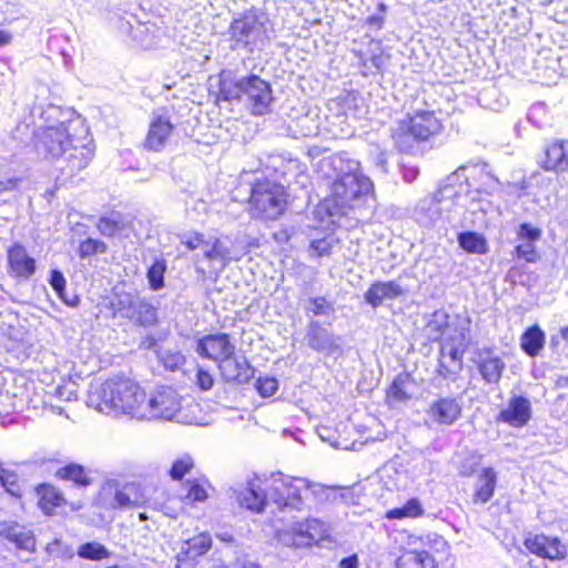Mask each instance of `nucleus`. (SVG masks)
Wrapping results in <instances>:
<instances>
[{
	"label": "nucleus",
	"mask_w": 568,
	"mask_h": 568,
	"mask_svg": "<svg viewBox=\"0 0 568 568\" xmlns=\"http://www.w3.org/2000/svg\"><path fill=\"white\" fill-rule=\"evenodd\" d=\"M320 169L331 183L327 199L331 215L362 211L373 197V182L362 173L357 161L335 154L323 159Z\"/></svg>",
	"instance_id": "f257e3e1"
},
{
	"label": "nucleus",
	"mask_w": 568,
	"mask_h": 568,
	"mask_svg": "<svg viewBox=\"0 0 568 568\" xmlns=\"http://www.w3.org/2000/svg\"><path fill=\"white\" fill-rule=\"evenodd\" d=\"M144 402L145 392L136 383L126 378H111L92 385L87 403L106 415L128 414L139 419V410Z\"/></svg>",
	"instance_id": "f03ea898"
},
{
	"label": "nucleus",
	"mask_w": 568,
	"mask_h": 568,
	"mask_svg": "<svg viewBox=\"0 0 568 568\" xmlns=\"http://www.w3.org/2000/svg\"><path fill=\"white\" fill-rule=\"evenodd\" d=\"M220 97L230 102L243 101L255 115L266 114L273 101L270 83L255 74L237 78L222 73Z\"/></svg>",
	"instance_id": "7ed1b4c3"
},
{
	"label": "nucleus",
	"mask_w": 568,
	"mask_h": 568,
	"mask_svg": "<svg viewBox=\"0 0 568 568\" xmlns=\"http://www.w3.org/2000/svg\"><path fill=\"white\" fill-rule=\"evenodd\" d=\"M442 123L434 112L419 111L400 120L392 129V138L403 152L413 151L416 143L439 133Z\"/></svg>",
	"instance_id": "20e7f679"
},
{
	"label": "nucleus",
	"mask_w": 568,
	"mask_h": 568,
	"mask_svg": "<svg viewBox=\"0 0 568 568\" xmlns=\"http://www.w3.org/2000/svg\"><path fill=\"white\" fill-rule=\"evenodd\" d=\"M229 33L231 49L248 53L261 51L270 40L265 19L253 11L234 19Z\"/></svg>",
	"instance_id": "39448f33"
},
{
	"label": "nucleus",
	"mask_w": 568,
	"mask_h": 568,
	"mask_svg": "<svg viewBox=\"0 0 568 568\" xmlns=\"http://www.w3.org/2000/svg\"><path fill=\"white\" fill-rule=\"evenodd\" d=\"M286 196L283 185L268 179L256 180L251 186V214L264 220H276L284 212Z\"/></svg>",
	"instance_id": "423d86ee"
},
{
	"label": "nucleus",
	"mask_w": 568,
	"mask_h": 568,
	"mask_svg": "<svg viewBox=\"0 0 568 568\" xmlns=\"http://www.w3.org/2000/svg\"><path fill=\"white\" fill-rule=\"evenodd\" d=\"M79 129L81 128L78 121L62 122L43 129L36 144L38 153L50 159H61L72 142H75Z\"/></svg>",
	"instance_id": "0eeeda50"
},
{
	"label": "nucleus",
	"mask_w": 568,
	"mask_h": 568,
	"mask_svg": "<svg viewBox=\"0 0 568 568\" xmlns=\"http://www.w3.org/2000/svg\"><path fill=\"white\" fill-rule=\"evenodd\" d=\"M327 525L316 518L297 521L276 531L278 542L286 547H310L327 537Z\"/></svg>",
	"instance_id": "6e6552de"
},
{
	"label": "nucleus",
	"mask_w": 568,
	"mask_h": 568,
	"mask_svg": "<svg viewBox=\"0 0 568 568\" xmlns=\"http://www.w3.org/2000/svg\"><path fill=\"white\" fill-rule=\"evenodd\" d=\"M306 479L301 477H287L282 474L272 477V483L267 487L270 501L280 509L293 508L301 509L304 503V488Z\"/></svg>",
	"instance_id": "1a4fd4ad"
},
{
	"label": "nucleus",
	"mask_w": 568,
	"mask_h": 568,
	"mask_svg": "<svg viewBox=\"0 0 568 568\" xmlns=\"http://www.w3.org/2000/svg\"><path fill=\"white\" fill-rule=\"evenodd\" d=\"M181 409L178 393L172 387L155 389L143 403L139 410V419L165 418L172 419Z\"/></svg>",
	"instance_id": "9d476101"
},
{
	"label": "nucleus",
	"mask_w": 568,
	"mask_h": 568,
	"mask_svg": "<svg viewBox=\"0 0 568 568\" xmlns=\"http://www.w3.org/2000/svg\"><path fill=\"white\" fill-rule=\"evenodd\" d=\"M94 154L93 148L87 136L75 138V142L69 146V150L61 156L60 170L67 178L85 169L91 162Z\"/></svg>",
	"instance_id": "9b49d317"
},
{
	"label": "nucleus",
	"mask_w": 568,
	"mask_h": 568,
	"mask_svg": "<svg viewBox=\"0 0 568 568\" xmlns=\"http://www.w3.org/2000/svg\"><path fill=\"white\" fill-rule=\"evenodd\" d=\"M457 195L456 190L452 185L442 186L433 196H426L419 201L415 209V215L419 223L424 225H433L442 217V207L445 201L450 200Z\"/></svg>",
	"instance_id": "f8f14e48"
},
{
	"label": "nucleus",
	"mask_w": 568,
	"mask_h": 568,
	"mask_svg": "<svg viewBox=\"0 0 568 568\" xmlns=\"http://www.w3.org/2000/svg\"><path fill=\"white\" fill-rule=\"evenodd\" d=\"M525 547L534 555L549 560H562L567 557V546L558 537L544 534L526 538Z\"/></svg>",
	"instance_id": "ddd939ff"
},
{
	"label": "nucleus",
	"mask_w": 568,
	"mask_h": 568,
	"mask_svg": "<svg viewBox=\"0 0 568 568\" xmlns=\"http://www.w3.org/2000/svg\"><path fill=\"white\" fill-rule=\"evenodd\" d=\"M196 352L202 357L220 363L227 356L234 355L235 345L227 334H211L199 339Z\"/></svg>",
	"instance_id": "4468645a"
},
{
	"label": "nucleus",
	"mask_w": 568,
	"mask_h": 568,
	"mask_svg": "<svg viewBox=\"0 0 568 568\" xmlns=\"http://www.w3.org/2000/svg\"><path fill=\"white\" fill-rule=\"evenodd\" d=\"M211 548V537L207 534H199L181 542L175 556L176 568H193L199 557Z\"/></svg>",
	"instance_id": "2eb2a0df"
},
{
	"label": "nucleus",
	"mask_w": 568,
	"mask_h": 568,
	"mask_svg": "<svg viewBox=\"0 0 568 568\" xmlns=\"http://www.w3.org/2000/svg\"><path fill=\"white\" fill-rule=\"evenodd\" d=\"M432 424L450 426L462 415V404L454 397H440L434 400L426 410Z\"/></svg>",
	"instance_id": "dca6fc26"
},
{
	"label": "nucleus",
	"mask_w": 568,
	"mask_h": 568,
	"mask_svg": "<svg viewBox=\"0 0 568 568\" xmlns=\"http://www.w3.org/2000/svg\"><path fill=\"white\" fill-rule=\"evenodd\" d=\"M530 418V400L523 396H514L509 399L507 406L499 412L496 419L511 427L520 428L527 425Z\"/></svg>",
	"instance_id": "f3484780"
},
{
	"label": "nucleus",
	"mask_w": 568,
	"mask_h": 568,
	"mask_svg": "<svg viewBox=\"0 0 568 568\" xmlns=\"http://www.w3.org/2000/svg\"><path fill=\"white\" fill-rule=\"evenodd\" d=\"M305 339L308 347L325 355H334L341 351V338L334 336L318 322L308 325Z\"/></svg>",
	"instance_id": "a211bd4d"
},
{
	"label": "nucleus",
	"mask_w": 568,
	"mask_h": 568,
	"mask_svg": "<svg viewBox=\"0 0 568 568\" xmlns=\"http://www.w3.org/2000/svg\"><path fill=\"white\" fill-rule=\"evenodd\" d=\"M174 124L168 116L156 115L150 122L144 145L150 151H161L172 136Z\"/></svg>",
	"instance_id": "6ab92c4d"
},
{
	"label": "nucleus",
	"mask_w": 568,
	"mask_h": 568,
	"mask_svg": "<svg viewBox=\"0 0 568 568\" xmlns=\"http://www.w3.org/2000/svg\"><path fill=\"white\" fill-rule=\"evenodd\" d=\"M149 503L145 489L135 483H129L114 491L113 508L132 509L143 508Z\"/></svg>",
	"instance_id": "aec40b11"
},
{
	"label": "nucleus",
	"mask_w": 568,
	"mask_h": 568,
	"mask_svg": "<svg viewBox=\"0 0 568 568\" xmlns=\"http://www.w3.org/2000/svg\"><path fill=\"white\" fill-rule=\"evenodd\" d=\"M9 272L18 278L29 280L36 272V261L27 253L21 244H16L8 251Z\"/></svg>",
	"instance_id": "412c9836"
},
{
	"label": "nucleus",
	"mask_w": 568,
	"mask_h": 568,
	"mask_svg": "<svg viewBox=\"0 0 568 568\" xmlns=\"http://www.w3.org/2000/svg\"><path fill=\"white\" fill-rule=\"evenodd\" d=\"M219 369L226 382L243 384L253 377V368L244 357L230 355L219 363Z\"/></svg>",
	"instance_id": "4be33fe9"
},
{
	"label": "nucleus",
	"mask_w": 568,
	"mask_h": 568,
	"mask_svg": "<svg viewBox=\"0 0 568 568\" xmlns=\"http://www.w3.org/2000/svg\"><path fill=\"white\" fill-rule=\"evenodd\" d=\"M405 294V288L397 281L375 282L365 293V301L372 307H378L386 300H395Z\"/></svg>",
	"instance_id": "5701e85b"
},
{
	"label": "nucleus",
	"mask_w": 568,
	"mask_h": 568,
	"mask_svg": "<svg viewBox=\"0 0 568 568\" xmlns=\"http://www.w3.org/2000/svg\"><path fill=\"white\" fill-rule=\"evenodd\" d=\"M233 496L240 506L254 513H262L266 504L270 503L267 489L262 491L254 483H248L247 486L240 489H233Z\"/></svg>",
	"instance_id": "b1692460"
},
{
	"label": "nucleus",
	"mask_w": 568,
	"mask_h": 568,
	"mask_svg": "<svg viewBox=\"0 0 568 568\" xmlns=\"http://www.w3.org/2000/svg\"><path fill=\"white\" fill-rule=\"evenodd\" d=\"M478 371L488 384H497L505 371L504 361L490 349H483L478 355Z\"/></svg>",
	"instance_id": "393cba45"
},
{
	"label": "nucleus",
	"mask_w": 568,
	"mask_h": 568,
	"mask_svg": "<svg viewBox=\"0 0 568 568\" xmlns=\"http://www.w3.org/2000/svg\"><path fill=\"white\" fill-rule=\"evenodd\" d=\"M0 535L12 542L18 549L32 551L36 546L33 534L17 523H1Z\"/></svg>",
	"instance_id": "a878e982"
},
{
	"label": "nucleus",
	"mask_w": 568,
	"mask_h": 568,
	"mask_svg": "<svg viewBox=\"0 0 568 568\" xmlns=\"http://www.w3.org/2000/svg\"><path fill=\"white\" fill-rule=\"evenodd\" d=\"M497 473L491 467H485L479 473L474 488L473 503L486 504L495 494Z\"/></svg>",
	"instance_id": "bb28decb"
},
{
	"label": "nucleus",
	"mask_w": 568,
	"mask_h": 568,
	"mask_svg": "<svg viewBox=\"0 0 568 568\" xmlns=\"http://www.w3.org/2000/svg\"><path fill=\"white\" fill-rule=\"evenodd\" d=\"M542 166L548 171H568V141H556L549 145Z\"/></svg>",
	"instance_id": "cd10ccee"
},
{
	"label": "nucleus",
	"mask_w": 568,
	"mask_h": 568,
	"mask_svg": "<svg viewBox=\"0 0 568 568\" xmlns=\"http://www.w3.org/2000/svg\"><path fill=\"white\" fill-rule=\"evenodd\" d=\"M203 256L209 261H219L222 266H226L232 261L230 247L219 237H210L205 241Z\"/></svg>",
	"instance_id": "c85d7f7f"
},
{
	"label": "nucleus",
	"mask_w": 568,
	"mask_h": 568,
	"mask_svg": "<svg viewBox=\"0 0 568 568\" xmlns=\"http://www.w3.org/2000/svg\"><path fill=\"white\" fill-rule=\"evenodd\" d=\"M545 345V333L535 325L528 328L521 336L520 346L531 357L539 354Z\"/></svg>",
	"instance_id": "c756f323"
},
{
	"label": "nucleus",
	"mask_w": 568,
	"mask_h": 568,
	"mask_svg": "<svg viewBox=\"0 0 568 568\" xmlns=\"http://www.w3.org/2000/svg\"><path fill=\"white\" fill-rule=\"evenodd\" d=\"M467 347L466 336L462 332L454 338L452 342H445L440 348V357H445V359H452V363H458L459 368L463 367V354Z\"/></svg>",
	"instance_id": "7c9ffc66"
},
{
	"label": "nucleus",
	"mask_w": 568,
	"mask_h": 568,
	"mask_svg": "<svg viewBox=\"0 0 568 568\" xmlns=\"http://www.w3.org/2000/svg\"><path fill=\"white\" fill-rule=\"evenodd\" d=\"M396 568H435V561L426 551H407L397 559Z\"/></svg>",
	"instance_id": "2f4dec72"
},
{
	"label": "nucleus",
	"mask_w": 568,
	"mask_h": 568,
	"mask_svg": "<svg viewBox=\"0 0 568 568\" xmlns=\"http://www.w3.org/2000/svg\"><path fill=\"white\" fill-rule=\"evenodd\" d=\"M459 246L471 254H485L488 251L486 239L476 232H460L457 236Z\"/></svg>",
	"instance_id": "473e14b6"
},
{
	"label": "nucleus",
	"mask_w": 568,
	"mask_h": 568,
	"mask_svg": "<svg viewBox=\"0 0 568 568\" xmlns=\"http://www.w3.org/2000/svg\"><path fill=\"white\" fill-rule=\"evenodd\" d=\"M57 476L63 480L73 481L77 486L87 487L91 484L85 469L78 464H70L61 467L57 471Z\"/></svg>",
	"instance_id": "72a5a7b5"
},
{
	"label": "nucleus",
	"mask_w": 568,
	"mask_h": 568,
	"mask_svg": "<svg viewBox=\"0 0 568 568\" xmlns=\"http://www.w3.org/2000/svg\"><path fill=\"white\" fill-rule=\"evenodd\" d=\"M139 301L140 297L132 293H118L111 305L115 314L130 320Z\"/></svg>",
	"instance_id": "f704fd0d"
},
{
	"label": "nucleus",
	"mask_w": 568,
	"mask_h": 568,
	"mask_svg": "<svg viewBox=\"0 0 568 568\" xmlns=\"http://www.w3.org/2000/svg\"><path fill=\"white\" fill-rule=\"evenodd\" d=\"M130 320L142 326L153 325L158 321L156 310L150 303L140 298Z\"/></svg>",
	"instance_id": "c9c22d12"
},
{
	"label": "nucleus",
	"mask_w": 568,
	"mask_h": 568,
	"mask_svg": "<svg viewBox=\"0 0 568 568\" xmlns=\"http://www.w3.org/2000/svg\"><path fill=\"white\" fill-rule=\"evenodd\" d=\"M448 326V316L444 312H436L428 321L425 333L428 339L438 341L445 333Z\"/></svg>",
	"instance_id": "e433bc0d"
},
{
	"label": "nucleus",
	"mask_w": 568,
	"mask_h": 568,
	"mask_svg": "<svg viewBox=\"0 0 568 568\" xmlns=\"http://www.w3.org/2000/svg\"><path fill=\"white\" fill-rule=\"evenodd\" d=\"M78 556L88 560H101L109 558L111 552L102 544L92 541L85 542L78 548Z\"/></svg>",
	"instance_id": "4c0bfd02"
},
{
	"label": "nucleus",
	"mask_w": 568,
	"mask_h": 568,
	"mask_svg": "<svg viewBox=\"0 0 568 568\" xmlns=\"http://www.w3.org/2000/svg\"><path fill=\"white\" fill-rule=\"evenodd\" d=\"M125 226L122 216L119 213H113L110 216L100 217L97 227L104 236H113L116 232L123 230Z\"/></svg>",
	"instance_id": "58836bf2"
},
{
	"label": "nucleus",
	"mask_w": 568,
	"mask_h": 568,
	"mask_svg": "<svg viewBox=\"0 0 568 568\" xmlns=\"http://www.w3.org/2000/svg\"><path fill=\"white\" fill-rule=\"evenodd\" d=\"M306 486L304 488V500L310 497L318 504L325 503L329 500L331 495L333 494V489L328 488L318 483H311L306 479Z\"/></svg>",
	"instance_id": "ea45409f"
},
{
	"label": "nucleus",
	"mask_w": 568,
	"mask_h": 568,
	"mask_svg": "<svg viewBox=\"0 0 568 568\" xmlns=\"http://www.w3.org/2000/svg\"><path fill=\"white\" fill-rule=\"evenodd\" d=\"M420 503L413 498L408 500L402 508H395L387 513L388 519H402L404 517L415 518L422 514Z\"/></svg>",
	"instance_id": "a19ab883"
},
{
	"label": "nucleus",
	"mask_w": 568,
	"mask_h": 568,
	"mask_svg": "<svg viewBox=\"0 0 568 568\" xmlns=\"http://www.w3.org/2000/svg\"><path fill=\"white\" fill-rule=\"evenodd\" d=\"M166 263L164 260H156L148 270V280L152 290L158 291L164 285V273Z\"/></svg>",
	"instance_id": "79ce46f5"
},
{
	"label": "nucleus",
	"mask_w": 568,
	"mask_h": 568,
	"mask_svg": "<svg viewBox=\"0 0 568 568\" xmlns=\"http://www.w3.org/2000/svg\"><path fill=\"white\" fill-rule=\"evenodd\" d=\"M106 251V244L102 241L94 240V239H87L80 244V255L82 257L84 256H91L97 253H104Z\"/></svg>",
	"instance_id": "37998d69"
},
{
	"label": "nucleus",
	"mask_w": 568,
	"mask_h": 568,
	"mask_svg": "<svg viewBox=\"0 0 568 568\" xmlns=\"http://www.w3.org/2000/svg\"><path fill=\"white\" fill-rule=\"evenodd\" d=\"M334 243L335 240L332 236L312 240L310 248L316 256H327L331 254Z\"/></svg>",
	"instance_id": "c03bdc74"
},
{
	"label": "nucleus",
	"mask_w": 568,
	"mask_h": 568,
	"mask_svg": "<svg viewBox=\"0 0 568 568\" xmlns=\"http://www.w3.org/2000/svg\"><path fill=\"white\" fill-rule=\"evenodd\" d=\"M516 246V254L519 258L526 262H535L538 257L536 252V242L530 241H518Z\"/></svg>",
	"instance_id": "a18cd8bd"
},
{
	"label": "nucleus",
	"mask_w": 568,
	"mask_h": 568,
	"mask_svg": "<svg viewBox=\"0 0 568 568\" xmlns=\"http://www.w3.org/2000/svg\"><path fill=\"white\" fill-rule=\"evenodd\" d=\"M193 467V460L190 456H184L181 459L174 462L171 467L170 475L173 479L179 480L185 474H187Z\"/></svg>",
	"instance_id": "49530a36"
},
{
	"label": "nucleus",
	"mask_w": 568,
	"mask_h": 568,
	"mask_svg": "<svg viewBox=\"0 0 568 568\" xmlns=\"http://www.w3.org/2000/svg\"><path fill=\"white\" fill-rule=\"evenodd\" d=\"M180 241L187 250L194 251L196 248L203 250L206 240L202 233L193 232L181 234Z\"/></svg>",
	"instance_id": "de8ad7c7"
},
{
	"label": "nucleus",
	"mask_w": 568,
	"mask_h": 568,
	"mask_svg": "<svg viewBox=\"0 0 568 568\" xmlns=\"http://www.w3.org/2000/svg\"><path fill=\"white\" fill-rule=\"evenodd\" d=\"M255 387L263 397H270L277 390L278 383L274 377H260Z\"/></svg>",
	"instance_id": "09e8293b"
},
{
	"label": "nucleus",
	"mask_w": 568,
	"mask_h": 568,
	"mask_svg": "<svg viewBox=\"0 0 568 568\" xmlns=\"http://www.w3.org/2000/svg\"><path fill=\"white\" fill-rule=\"evenodd\" d=\"M541 236V230L530 223H523L517 232L518 241L537 242Z\"/></svg>",
	"instance_id": "8fccbe9b"
},
{
	"label": "nucleus",
	"mask_w": 568,
	"mask_h": 568,
	"mask_svg": "<svg viewBox=\"0 0 568 568\" xmlns=\"http://www.w3.org/2000/svg\"><path fill=\"white\" fill-rule=\"evenodd\" d=\"M307 310L314 315H328L333 306L325 297H314L310 300Z\"/></svg>",
	"instance_id": "3c124183"
},
{
	"label": "nucleus",
	"mask_w": 568,
	"mask_h": 568,
	"mask_svg": "<svg viewBox=\"0 0 568 568\" xmlns=\"http://www.w3.org/2000/svg\"><path fill=\"white\" fill-rule=\"evenodd\" d=\"M458 363H452V365H448V362L445 359V357H440L439 365H438V374L444 377L445 379H455L456 375L460 372Z\"/></svg>",
	"instance_id": "603ef678"
},
{
	"label": "nucleus",
	"mask_w": 568,
	"mask_h": 568,
	"mask_svg": "<svg viewBox=\"0 0 568 568\" xmlns=\"http://www.w3.org/2000/svg\"><path fill=\"white\" fill-rule=\"evenodd\" d=\"M185 500L193 503H202L207 499V493L204 487L201 485L193 483L191 484L187 494L185 495Z\"/></svg>",
	"instance_id": "864d4df0"
},
{
	"label": "nucleus",
	"mask_w": 568,
	"mask_h": 568,
	"mask_svg": "<svg viewBox=\"0 0 568 568\" xmlns=\"http://www.w3.org/2000/svg\"><path fill=\"white\" fill-rule=\"evenodd\" d=\"M63 503V498L60 494H58L53 488L45 489L42 498L41 505L42 508L48 511L50 507L60 506Z\"/></svg>",
	"instance_id": "5fc2aeb1"
},
{
	"label": "nucleus",
	"mask_w": 568,
	"mask_h": 568,
	"mask_svg": "<svg viewBox=\"0 0 568 568\" xmlns=\"http://www.w3.org/2000/svg\"><path fill=\"white\" fill-rule=\"evenodd\" d=\"M162 362L166 368H169L171 371H175L184 364V357L179 352H175V353L166 352L162 355Z\"/></svg>",
	"instance_id": "6e6d98bb"
},
{
	"label": "nucleus",
	"mask_w": 568,
	"mask_h": 568,
	"mask_svg": "<svg viewBox=\"0 0 568 568\" xmlns=\"http://www.w3.org/2000/svg\"><path fill=\"white\" fill-rule=\"evenodd\" d=\"M50 285L61 298H64L63 293L65 291V278L60 271L53 270L51 272Z\"/></svg>",
	"instance_id": "4d7b16f0"
},
{
	"label": "nucleus",
	"mask_w": 568,
	"mask_h": 568,
	"mask_svg": "<svg viewBox=\"0 0 568 568\" xmlns=\"http://www.w3.org/2000/svg\"><path fill=\"white\" fill-rule=\"evenodd\" d=\"M196 385L202 390H209L213 387L214 379L209 372L204 371L203 368H199L196 373Z\"/></svg>",
	"instance_id": "13d9d810"
},
{
	"label": "nucleus",
	"mask_w": 568,
	"mask_h": 568,
	"mask_svg": "<svg viewBox=\"0 0 568 568\" xmlns=\"http://www.w3.org/2000/svg\"><path fill=\"white\" fill-rule=\"evenodd\" d=\"M2 487L11 495L18 494L17 478L13 474L4 470L3 477L0 478Z\"/></svg>",
	"instance_id": "bf43d9fd"
},
{
	"label": "nucleus",
	"mask_w": 568,
	"mask_h": 568,
	"mask_svg": "<svg viewBox=\"0 0 568 568\" xmlns=\"http://www.w3.org/2000/svg\"><path fill=\"white\" fill-rule=\"evenodd\" d=\"M388 397L398 402H404L409 398V395L403 389L402 383L395 381L389 388Z\"/></svg>",
	"instance_id": "052dcab7"
},
{
	"label": "nucleus",
	"mask_w": 568,
	"mask_h": 568,
	"mask_svg": "<svg viewBox=\"0 0 568 568\" xmlns=\"http://www.w3.org/2000/svg\"><path fill=\"white\" fill-rule=\"evenodd\" d=\"M18 180L17 179H9L6 181H0V193L4 191L13 190L17 186Z\"/></svg>",
	"instance_id": "680f3d73"
},
{
	"label": "nucleus",
	"mask_w": 568,
	"mask_h": 568,
	"mask_svg": "<svg viewBox=\"0 0 568 568\" xmlns=\"http://www.w3.org/2000/svg\"><path fill=\"white\" fill-rule=\"evenodd\" d=\"M342 568H357V559L355 556L345 558L341 561Z\"/></svg>",
	"instance_id": "e2e57ef3"
},
{
	"label": "nucleus",
	"mask_w": 568,
	"mask_h": 568,
	"mask_svg": "<svg viewBox=\"0 0 568 568\" xmlns=\"http://www.w3.org/2000/svg\"><path fill=\"white\" fill-rule=\"evenodd\" d=\"M418 175V170L416 168L406 169L404 176L408 181H413Z\"/></svg>",
	"instance_id": "0e129e2a"
},
{
	"label": "nucleus",
	"mask_w": 568,
	"mask_h": 568,
	"mask_svg": "<svg viewBox=\"0 0 568 568\" xmlns=\"http://www.w3.org/2000/svg\"><path fill=\"white\" fill-rule=\"evenodd\" d=\"M464 170H465L464 166L458 168L452 175H449L447 178V181L455 182L460 176V174L464 172Z\"/></svg>",
	"instance_id": "69168bd1"
},
{
	"label": "nucleus",
	"mask_w": 568,
	"mask_h": 568,
	"mask_svg": "<svg viewBox=\"0 0 568 568\" xmlns=\"http://www.w3.org/2000/svg\"><path fill=\"white\" fill-rule=\"evenodd\" d=\"M11 36L6 31H0V45L7 44L10 42Z\"/></svg>",
	"instance_id": "338daca9"
},
{
	"label": "nucleus",
	"mask_w": 568,
	"mask_h": 568,
	"mask_svg": "<svg viewBox=\"0 0 568 568\" xmlns=\"http://www.w3.org/2000/svg\"><path fill=\"white\" fill-rule=\"evenodd\" d=\"M377 164L381 165L383 171H386L385 164H386V155L384 152H379L377 156Z\"/></svg>",
	"instance_id": "774afa93"
}]
</instances>
